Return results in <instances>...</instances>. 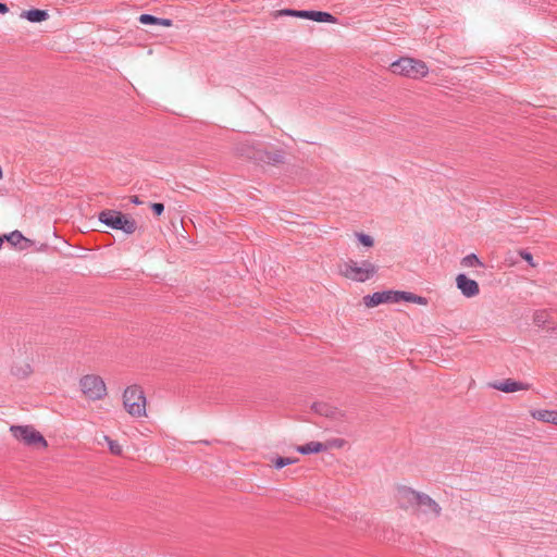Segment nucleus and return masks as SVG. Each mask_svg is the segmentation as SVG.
<instances>
[{
    "instance_id": "obj_1",
    "label": "nucleus",
    "mask_w": 557,
    "mask_h": 557,
    "mask_svg": "<svg viewBox=\"0 0 557 557\" xmlns=\"http://www.w3.org/2000/svg\"><path fill=\"white\" fill-rule=\"evenodd\" d=\"M339 272L348 280L363 283L374 276L377 267L369 260H363L360 263L348 260L341 265Z\"/></svg>"
},
{
    "instance_id": "obj_2",
    "label": "nucleus",
    "mask_w": 557,
    "mask_h": 557,
    "mask_svg": "<svg viewBox=\"0 0 557 557\" xmlns=\"http://www.w3.org/2000/svg\"><path fill=\"white\" fill-rule=\"evenodd\" d=\"M99 221L112 230L123 231L125 234L131 235L137 230V223L134 219L127 218L124 213L106 209L99 213Z\"/></svg>"
},
{
    "instance_id": "obj_3",
    "label": "nucleus",
    "mask_w": 557,
    "mask_h": 557,
    "mask_svg": "<svg viewBox=\"0 0 557 557\" xmlns=\"http://www.w3.org/2000/svg\"><path fill=\"white\" fill-rule=\"evenodd\" d=\"M391 70L394 74L413 79L422 78L429 73L425 62L412 58H400L391 64Z\"/></svg>"
},
{
    "instance_id": "obj_4",
    "label": "nucleus",
    "mask_w": 557,
    "mask_h": 557,
    "mask_svg": "<svg viewBox=\"0 0 557 557\" xmlns=\"http://www.w3.org/2000/svg\"><path fill=\"white\" fill-rule=\"evenodd\" d=\"M123 405L126 411L133 417L146 416V397L144 391L138 385L126 387L123 394Z\"/></svg>"
},
{
    "instance_id": "obj_5",
    "label": "nucleus",
    "mask_w": 557,
    "mask_h": 557,
    "mask_svg": "<svg viewBox=\"0 0 557 557\" xmlns=\"http://www.w3.org/2000/svg\"><path fill=\"white\" fill-rule=\"evenodd\" d=\"M79 387L89 400H100L107 395V386L101 376L96 374L84 375L79 380Z\"/></svg>"
},
{
    "instance_id": "obj_6",
    "label": "nucleus",
    "mask_w": 557,
    "mask_h": 557,
    "mask_svg": "<svg viewBox=\"0 0 557 557\" xmlns=\"http://www.w3.org/2000/svg\"><path fill=\"white\" fill-rule=\"evenodd\" d=\"M12 435L27 446L36 448H46L47 441L32 425H12L10 428Z\"/></svg>"
},
{
    "instance_id": "obj_7",
    "label": "nucleus",
    "mask_w": 557,
    "mask_h": 557,
    "mask_svg": "<svg viewBox=\"0 0 557 557\" xmlns=\"http://www.w3.org/2000/svg\"><path fill=\"white\" fill-rule=\"evenodd\" d=\"M420 494L421 492L409 486L401 485L397 487L395 497L400 508L405 510H416Z\"/></svg>"
},
{
    "instance_id": "obj_8",
    "label": "nucleus",
    "mask_w": 557,
    "mask_h": 557,
    "mask_svg": "<svg viewBox=\"0 0 557 557\" xmlns=\"http://www.w3.org/2000/svg\"><path fill=\"white\" fill-rule=\"evenodd\" d=\"M263 147L253 140H243L235 145L234 151L237 156L259 162Z\"/></svg>"
},
{
    "instance_id": "obj_9",
    "label": "nucleus",
    "mask_w": 557,
    "mask_h": 557,
    "mask_svg": "<svg viewBox=\"0 0 557 557\" xmlns=\"http://www.w3.org/2000/svg\"><path fill=\"white\" fill-rule=\"evenodd\" d=\"M416 511H419L423 515H433V517L437 518L442 513L441 506L428 494L421 493L418 498V504L416 507Z\"/></svg>"
},
{
    "instance_id": "obj_10",
    "label": "nucleus",
    "mask_w": 557,
    "mask_h": 557,
    "mask_svg": "<svg viewBox=\"0 0 557 557\" xmlns=\"http://www.w3.org/2000/svg\"><path fill=\"white\" fill-rule=\"evenodd\" d=\"M457 288L467 298H472L479 295L480 287L476 281L469 278L466 274H458L456 277Z\"/></svg>"
},
{
    "instance_id": "obj_11",
    "label": "nucleus",
    "mask_w": 557,
    "mask_h": 557,
    "mask_svg": "<svg viewBox=\"0 0 557 557\" xmlns=\"http://www.w3.org/2000/svg\"><path fill=\"white\" fill-rule=\"evenodd\" d=\"M491 386L493 388L504 392V393H515L518 391H527L530 388L529 384L513 381L511 379L494 382L491 384Z\"/></svg>"
},
{
    "instance_id": "obj_12",
    "label": "nucleus",
    "mask_w": 557,
    "mask_h": 557,
    "mask_svg": "<svg viewBox=\"0 0 557 557\" xmlns=\"http://www.w3.org/2000/svg\"><path fill=\"white\" fill-rule=\"evenodd\" d=\"M259 163H265L270 165L282 164L285 161V151L283 149H275L273 151H268L263 148L260 154Z\"/></svg>"
},
{
    "instance_id": "obj_13",
    "label": "nucleus",
    "mask_w": 557,
    "mask_h": 557,
    "mask_svg": "<svg viewBox=\"0 0 557 557\" xmlns=\"http://www.w3.org/2000/svg\"><path fill=\"white\" fill-rule=\"evenodd\" d=\"M33 373L32 366L28 362H17L11 368V374L18 380H25Z\"/></svg>"
},
{
    "instance_id": "obj_14",
    "label": "nucleus",
    "mask_w": 557,
    "mask_h": 557,
    "mask_svg": "<svg viewBox=\"0 0 557 557\" xmlns=\"http://www.w3.org/2000/svg\"><path fill=\"white\" fill-rule=\"evenodd\" d=\"M22 16L28 20L32 23H40L46 21L49 17L48 11L40 9H32L28 11H24Z\"/></svg>"
},
{
    "instance_id": "obj_15",
    "label": "nucleus",
    "mask_w": 557,
    "mask_h": 557,
    "mask_svg": "<svg viewBox=\"0 0 557 557\" xmlns=\"http://www.w3.org/2000/svg\"><path fill=\"white\" fill-rule=\"evenodd\" d=\"M326 449L327 446L320 442H309L297 447V451L302 455L317 454Z\"/></svg>"
},
{
    "instance_id": "obj_16",
    "label": "nucleus",
    "mask_w": 557,
    "mask_h": 557,
    "mask_svg": "<svg viewBox=\"0 0 557 557\" xmlns=\"http://www.w3.org/2000/svg\"><path fill=\"white\" fill-rule=\"evenodd\" d=\"M386 297H388L387 293L376 292V293H373L372 295L364 296L363 302L367 307L372 308V307H376L381 304H385Z\"/></svg>"
},
{
    "instance_id": "obj_17",
    "label": "nucleus",
    "mask_w": 557,
    "mask_h": 557,
    "mask_svg": "<svg viewBox=\"0 0 557 557\" xmlns=\"http://www.w3.org/2000/svg\"><path fill=\"white\" fill-rule=\"evenodd\" d=\"M532 417L539 421L557 425V411L555 410H535L532 412Z\"/></svg>"
},
{
    "instance_id": "obj_18",
    "label": "nucleus",
    "mask_w": 557,
    "mask_h": 557,
    "mask_svg": "<svg viewBox=\"0 0 557 557\" xmlns=\"http://www.w3.org/2000/svg\"><path fill=\"white\" fill-rule=\"evenodd\" d=\"M312 18L311 21L319 22V23H337V17L329 12L323 11H313L312 12Z\"/></svg>"
},
{
    "instance_id": "obj_19",
    "label": "nucleus",
    "mask_w": 557,
    "mask_h": 557,
    "mask_svg": "<svg viewBox=\"0 0 557 557\" xmlns=\"http://www.w3.org/2000/svg\"><path fill=\"white\" fill-rule=\"evenodd\" d=\"M311 408L314 412L324 417H333L335 412V409L325 403H313Z\"/></svg>"
},
{
    "instance_id": "obj_20",
    "label": "nucleus",
    "mask_w": 557,
    "mask_h": 557,
    "mask_svg": "<svg viewBox=\"0 0 557 557\" xmlns=\"http://www.w3.org/2000/svg\"><path fill=\"white\" fill-rule=\"evenodd\" d=\"M4 240H8L12 246H17L22 242L29 243V239L25 238L20 231H13L8 235H3Z\"/></svg>"
},
{
    "instance_id": "obj_21",
    "label": "nucleus",
    "mask_w": 557,
    "mask_h": 557,
    "mask_svg": "<svg viewBox=\"0 0 557 557\" xmlns=\"http://www.w3.org/2000/svg\"><path fill=\"white\" fill-rule=\"evenodd\" d=\"M461 265L467 268L483 267V263L475 253H470L461 259Z\"/></svg>"
},
{
    "instance_id": "obj_22",
    "label": "nucleus",
    "mask_w": 557,
    "mask_h": 557,
    "mask_svg": "<svg viewBox=\"0 0 557 557\" xmlns=\"http://www.w3.org/2000/svg\"><path fill=\"white\" fill-rule=\"evenodd\" d=\"M297 461L296 458H290V457H276L274 460H273V466L275 469H282L286 466H289V465H293Z\"/></svg>"
},
{
    "instance_id": "obj_23",
    "label": "nucleus",
    "mask_w": 557,
    "mask_h": 557,
    "mask_svg": "<svg viewBox=\"0 0 557 557\" xmlns=\"http://www.w3.org/2000/svg\"><path fill=\"white\" fill-rule=\"evenodd\" d=\"M107 443H108V446H109V449L110 451L113 454V455H121L122 454V447L121 445L114 441V440H111L109 436H104Z\"/></svg>"
},
{
    "instance_id": "obj_24",
    "label": "nucleus",
    "mask_w": 557,
    "mask_h": 557,
    "mask_svg": "<svg viewBox=\"0 0 557 557\" xmlns=\"http://www.w3.org/2000/svg\"><path fill=\"white\" fill-rule=\"evenodd\" d=\"M138 21L144 25H157V22L159 21L157 16L151 14H141L138 17Z\"/></svg>"
},
{
    "instance_id": "obj_25",
    "label": "nucleus",
    "mask_w": 557,
    "mask_h": 557,
    "mask_svg": "<svg viewBox=\"0 0 557 557\" xmlns=\"http://www.w3.org/2000/svg\"><path fill=\"white\" fill-rule=\"evenodd\" d=\"M384 292L387 293V296H388V297H386V302L397 304L400 301V297H401L400 290H384Z\"/></svg>"
},
{
    "instance_id": "obj_26",
    "label": "nucleus",
    "mask_w": 557,
    "mask_h": 557,
    "mask_svg": "<svg viewBox=\"0 0 557 557\" xmlns=\"http://www.w3.org/2000/svg\"><path fill=\"white\" fill-rule=\"evenodd\" d=\"M357 238H358L359 243L362 244L363 246H367V247L373 246V243H374L373 238L368 234L357 233Z\"/></svg>"
},
{
    "instance_id": "obj_27",
    "label": "nucleus",
    "mask_w": 557,
    "mask_h": 557,
    "mask_svg": "<svg viewBox=\"0 0 557 557\" xmlns=\"http://www.w3.org/2000/svg\"><path fill=\"white\" fill-rule=\"evenodd\" d=\"M547 322V313L545 311H539L534 314V323L539 326L545 325Z\"/></svg>"
},
{
    "instance_id": "obj_28",
    "label": "nucleus",
    "mask_w": 557,
    "mask_h": 557,
    "mask_svg": "<svg viewBox=\"0 0 557 557\" xmlns=\"http://www.w3.org/2000/svg\"><path fill=\"white\" fill-rule=\"evenodd\" d=\"M519 256L525 260L531 267H536V264L533 262V256L528 250L521 249L519 250Z\"/></svg>"
},
{
    "instance_id": "obj_29",
    "label": "nucleus",
    "mask_w": 557,
    "mask_h": 557,
    "mask_svg": "<svg viewBox=\"0 0 557 557\" xmlns=\"http://www.w3.org/2000/svg\"><path fill=\"white\" fill-rule=\"evenodd\" d=\"M151 210L156 215H161L164 211V205L161 202H153L151 203Z\"/></svg>"
},
{
    "instance_id": "obj_30",
    "label": "nucleus",
    "mask_w": 557,
    "mask_h": 557,
    "mask_svg": "<svg viewBox=\"0 0 557 557\" xmlns=\"http://www.w3.org/2000/svg\"><path fill=\"white\" fill-rule=\"evenodd\" d=\"M298 10L294 9H283L277 12V15L281 16H294L297 17Z\"/></svg>"
},
{
    "instance_id": "obj_31",
    "label": "nucleus",
    "mask_w": 557,
    "mask_h": 557,
    "mask_svg": "<svg viewBox=\"0 0 557 557\" xmlns=\"http://www.w3.org/2000/svg\"><path fill=\"white\" fill-rule=\"evenodd\" d=\"M313 10H298L297 17L311 20Z\"/></svg>"
},
{
    "instance_id": "obj_32",
    "label": "nucleus",
    "mask_w": 557,
    "mask_h": 557,
    "mask_svg": "<svg viewBox=\"0 0 557 557\" xmlns=\"http://www.w3.org/2000/svg\"><path fill=\"white\" fill-rule=\"evenodd\" d=\"M412 302L425 306L428 304V299L425 297L418 296L414 294V296L412 298Z\"/></svg>"
},
{
    "instance_id": "obj_33",
    "label": "nucleus",
    "mask_w": 557,
    "mask_h": 557,
    "mask_svg": "<svg viewBox=\"0 0 557 557\" xmlns=\"http://www.w3.org/2000/svg\"><path fill=\"white\" fill-rule=\"evenodd\" d=\"M400 294H401L400 301L405 300L408 302H412V298H413L414 294L409 293V292H400Z\"/></svg>"
},
{
    "instance_id": "obj_34",
    "label": "nucleus",
    "mask_w": 557,
    "mask_h": 557,
    "mask_svg": "<svg viewBox=\"0 0 557 557\" xmlns=\"http://www.w3.org/2000/svg\"><path fill=\"white\" fill-rule=\"evenodd\" d=\"M158 22H157V25H161V26H165V27H170L172 26L173 24V21L170 20V18H162V17H158Z\"/></svg>"
},
{
    "instance_id": "obj_35",
    "label": "nucleus",
    "mask_w": 557,
    "mask_h": 557,
    "mask_svg": "<svg viewBox=\"0 0 557 557\" xmlns=\"http://www.w3.org/2000/svg\"><path fill=\"white\" fill-rule=\"evenodd\" d=\"M9 11V8L5 3L0 2V13L4 14Z\"/></svg>"
},
{
    "instance_id": "obj_36",
    "label": "nucleus",
    "mask_w": 557,
    "mask_h": 557,
    "mask_svg": "<svg viewBox=\"0 0 557 557\" xmlns=\"http://www.w3.org/2000/svg\"><path fill=\"white\" fill-rule=\"evenodd\" d=\"M131 202L134 203V205H140L141 201L139 200L138 196H132L131 197Z\"/></svg>"
},
{
    "instance_id": "obj_37",
    "label": "nucleus",
    "mask_w": 557,
    "mask_h": 557,
    "mask_svg": "<svg viewBox=\"0 0 557 557\" xmlns=\"http://www.w3.org/2000/svg\"><path fill=\"white\" fill-rule=\"evenodd\" d=\"M3 174H2V169L0 168V178H2Z\"/></svg>"
}]
</instances>
